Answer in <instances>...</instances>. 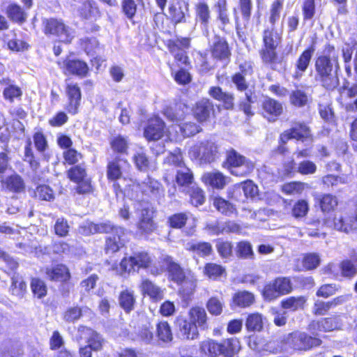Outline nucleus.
Segmentation results:
<instances>
[{"instance_id": "obj_1", "label": "nucleus", "mask_w": 357, "mask_h": 357, "mask_svg": "<svg viewBox=\"0 0 357 357\" xmlns=\"http://www.w3.org/2000/svg\"><path fill=\"white\" fill-rule=\"evenodd\" d=\"M315 80L327 90H333L340 84V66L339 54L334 46H325L323 54L319 56L314 63Z\"/></svg>"}, {"instance_id": "obj_2", "label": "nucleus", "mask_w": 357, "mask_h": 357, "mask_svg": "<svg viewBox=\"0 0 357 357\" xmlns=\"http://www.w3.org/2000/svg\"><path fill=\"white\" fill-rule=\"evenodd\" d=\"M167 268L170 279L181 286L180 291L184 296H189L193 294L197 287V280L190 273H186L181 266L167 257L165 259Z\"/></svg>"}, {"instance_id": "obj_3", "label": "nucleus", "mask_w": 357, "mask_h": 357, "mask_svg": "<svg viewBox=\"0 0 357 357\" xmlns=\"http://www.w3.org/2000/svg\"><path fill=\"white\" fill-rule=\"evenodd\" d=\"M43 25L45 35L56 36L61 42L70 43L75 36L73 29L66 25L61 19L44 18Z\"/></svg>"}, {"instance_id": "obj_4", "label": "nucleus", "mask_w": 357, "mask_h": 357, "mask_svg": "<svg viewBox=\"0 0 357 357\" xmlns=\"http://www.w3.org/2000/svg\"><path fill=\"white\" fill-rule=\"evenodd\" d=\"M189 155L200 164L211 163L219 157V147L211 140H204L192 146Z\"/></svg>"}, {"instance_id": "obj_5", "label": "nucleus", "mask_w": 357, "mask_h": 357, "mask_svg": "<svg viewBox=\"0 0 357 357\" xmlns=\"http://www.w3.org/2000/svg\"><path fill=\"white\" fill-rule=\"evenodd\" d=\"M291 139L312 142V137L310 128L305 123H297L290 129L284 131L280 137L281 144L278 147V153L284 154L287 152L288 149L285 144Z\"/></svg>"}, {"instance_id": "obj_6", "label": "nucleus", "mask_w": 357, "mask_h": 357, "mask_svg": "<svg viewBox=\"0 0 357 357\" xmlns=\"http://www.w3.org/2000/svg\"><path fill=\"white\" fill-rule=\"evenodd\" d=\"M292 289V283L289 278L278 277L265 285L263 296L267 301H273L290 293Z\"/></svg>"}, {"instance_id": "obj_7", "label": "nucleus", "mask_w": 357, "mask_h": 357, "mask_svg": "<svg viewBox=\"0 0 357 357\" xmlns=\"http://www.w3.org/2000/svg\"><path fill=\"white\" fill-rule=\"evenodd\" d=\"M227 161L231 167V174L236 176H247L253 171L255 167V165L252 161L234 150H231L228 153Z\"/></svg>"}, {"instance_id": "obj_8", "label": "nucleus", "mask_w": 357, "mask_h": 357, "mask_svg": "<svg viewBox=\"0 0 357 357\" xmlns=\"http://www.w3.org/2000/svg\"><path fill=\"white\" fill-rule=\"evenodd\" d=\"M152 262L151 257L149 255L144 251L136 252L133 255L130 256L128 259L123 258L120 263V274L123 275L124 273H130L131 271H135L142 268H145L150 266Z\"/></svg>"}, {"instance_id": "obj_9", "label": "nucleus", "mask_w": 357, "mask_h": 357, "mask_svg": "<svg viewBox=\"0 0 357 357\" xmlns=\"http://www.w3.org/2000/svg\"><path fill=\"white\" fill-rule=\"evenodd\" d=\"M287 341L294 349L297 350L310 349L313 347L319 346L321 343V340L298 331L291 333Z\"/></svg>"}, {"instance_id": "obj_10", "label": "nucleus", "mask_w": 357, "mask_h": 357, "mask_svg": "<svg viewBox=\"0 0 357 357\" xmlns=\"http://www.w3.org/2000/svg\"><path fill=\"white\" fill-rule=\"evenodd\" d=\"M178 336L183 340H195L198 337L197 326L185 318L178 317L175 321Z\"/></svg>"}, {"instance_id": "obj_11", "label": "nucleus", "mask_w": 357, "mask_h": 357, "mask_svg": "<svg viewBox=\"0 0 357 357\" xmlns=\"http://www.w3.org/2000/svg\"><path fill=\"white\" fill-rule=\"evenodd\" d=\"M165 128L164 121L160 118L155 116L149 120L144 135L149 141H156L163 137Z\"/></svg>"}, {"instance_id": "obj_12", "label": "nucleus", "mask_w": 357, "mask_h": 357, "mask_svg": "<svg viewBox=\"0 0 357 357\" xmlns=\"http://www.w3.org/2000/svg\"><path fill=\"white\" fill-rule=\"evenodd\" d=\"M211 55L213 58L227 63L231 55V50L226 40L215 36L211 46Z\"/></svg>"}, {"instance_id": "obj_13", "label": "nucleus", "mask_w": 357, "mask_h": 357, "mask_svg": "<svg viewBox=\"0 0 357 357\" xmlns=\"http://www.w3.org/2000/svg\"><path fill=\"white\" fill-rule=\"evenodd\" d=\"M126 233L123 227L116 228L115 232L105 241V250L107 254L119 251L126 243Z\"/></svg>"}, {"instance_id": "obj_14", "label": "nucleus", "mask_w": 357, "mask_h": 357, "mask_svg": "<svg viewBox=\"0 0 357 357\" xmlns=\"http://www.w3.org/2000/svg\"><path fill=\"white\" fill-rule=\"evenodd\" d=\"M78 333L80 338L86 340L87 345L93 351H99L102 349L103 339L97 332L86 326H80L78 328Z\"/></svg>"}, {"instance_id": "obj_15", "label": "nucleus", "mask_w": 357, "mask_h": 357, "mask_svg": "<svg viewBox=\"0 0 357 357\" xmlns=\"http://www.w3.org/2000/svg\"><path fill=\"white\" fill-rule=\"evenodd\" d=\"M81 17L86 20H96L102 16L100 7L94 0H85L78 8Z\"/></svg>"}, {"instance_id": "obj_16", "label": "nucleus", "mask_w": 357, "mask_h": 357, "mask_svg": "<svg viewBox=\"0 0 357 357\" xmlns=\"http://www.w3.org/2000/svg\"><path fill=\"white\" fill-rule=\"evenodd\" d=\"M188 13V3L183 0L174 2L169 8V17L175 24L185 22Z\"/></svg>"}, {"instance_id": "obj_17", "label": "nucleus", "mask_w": 357, "mask_h": 357, "mask_svg": "<svg viewBox=\"0 0 357 357\" xmlns=\"http://www.w3.org/2000/svg\"><path fill=\"white\" fill-rule=\"evenodd\" d=\"M66 91L68 99V110L70 113L75 114L81 101V89L77 84H68Z\"/></svg>"}, {"instance_id": "obj_18", "label": "nucleus", "mask_w": 357, "mask_h": 357, "mask_svg": "<svg viewBox=\"0 0 357 357\" xmlns=\"http://www.w3.org/2000/svg\"><path fill=\"white\" fill-rule=\"evenodd\" d=\"M342 321L339 315H333L324 318L321 321H312L310 324V329H317L320 331H331L338 329L342 326Z\"/></svg>"}, {"instance_id": "obj_19", "label": "nucleus", "mask_w": 357, "mask_h": 357, "mask_svg": "<svg viewBox=\"0 0 357 357\" xmlns=\"http://www.w3.org/2000/svg\"><path fill=\"white\" fill-rule=\"evenodd\" d=\"M213 110V103L208 99H202L197 102L193 114L198 121L204 122L209 118Z\"/></svg>"}, {"instance_id": "obj_20", "label": "nucleus", "mask_w": 357, "mask_h": 357, "mask_svg": "<svg viewBox=\"0 0 357 357\" xmlns=\"http://www.w3.org/2000/svg\"><path fill=\"white\" fill-rule=\"evenodd\" d=\"M63 66L69 74L81 77H86L89 72L87 64L78 59H66L63 61Z\"/></svg>"}, {"instance_id": "obj_21", "label": "nucleus", "mask_w": 357, "mask_h": 357, "mask_svg": "<svg viewBox=\"0 0 357 357\" xmlns=\"http://www.w3.org/2000/svg\"><path fill=\"white\" fill-rule=\"evenodd\" d=\"M188 112L187 106L182 102H178L164 109V115L171 121L178 122L184 119Z\"/></svg>"}, {"instance_id": "obj_22", "label": "nucleus", "mask_w": 357, "mask_h": 357, "mask_svg": "<svg viewBox=\"0 0 357 357\" xmlns=\"http://www.w3.org/2000/svg\"><path fill=\"white\" fill-rule=\"evenodd\" d=\"M137 228L142 233L146 234H150L155 229L152 209L145 208L142 210Z\"/></svg>"}, {"instance_id": "obj_23", "label": "nucleus", "mask_w": 357, "mask_h": 357, "mask_svg": "<svg viewBox=\"0 0 357 357\" xmlns=\"http://www.w3.org/2000/svg\"><path fill=\"white\" fill-rule=\"evenodd\" d=\"M3 187L14 192H21L25 188V184L20 176L16 174H11L6 177H0Z\"/></svg>"}, {"instance_id": "obj_24", "label": "nucleus", "mask_w": 357, "mask_h": 357, "mask_svg": "<svg viewBox=\"0 0 357 357\" xmlns=\"http://www.w3.org/2000/svg\"><path fill=\"white\" fill-rule=\"evenodd\" d=\"M190 321L195 324L197 328H200L202 330H206L208 327L207 314L204 308L201 307H193L188 312Z\"/></svg>"}, {"instance_id": "obj_25", "label": "nucleus", "mask_w": 357, "mask_h": 357, "mask_svg": "<svg viewBox=\"0 0 357 357\" xmlns=\"http://www.w3.org/2000/svg\"><path fill=\"white\" fill-rule=\"evenodd\" d=\"M314 49L311 47L305 50L296 61L295 77H300L307 69L312 59Z\"/></svg>"}, {"instance_id": "obj_26", "label": "nucleus", "mask_w": 357, "mask_h": 357, "mask_svg": "<svg viewBox=\"0 0 357 357\" xmlns=\"http://www.w3.org/2000/svg\"><path fill=\"white\" fill-rule=\"evenodd\" d=\"M140 289L144 294H147L155 301H160L164 297V292L161 288L148 279L142 280Z\"/></svg>"}, {"instance_id": "obj_27", "label": "nucleus", "mask_w": 357, "mask_h": 357, "mask_svg": "<svg viewBox=\"0 0 357 357\" xmlns=\"http://www.w3.org/2000/svg\"><path fill=\"white\" fill-rule=\"evenodd\" d=\"M45 273L52 281H66L69 279L70 273L66 266L59 264L54 267L47 268Z\"/></svg>"}, {"instance_id": "obj_28", "label": "nucleus", "mask_w": 357, "mask_h": 357, "mask_svg": "<svg viewBox=\"0 0 357 357\" xmlns=\"http://www.w3.org/2000/svg\"><path fill=\"white\" fill-rule=\"evenodd\" d=\"M135 167L140 172H146L151 167V161L143 149L136 151L132 156Z\"/></svg>"}, {"instance_id": "obj_29", "label": "nucleus", "mask_w": 357, "mask_h": 357, "mask_svg": "<svg viewBox=\"0 0 357 357\" xmlns=\"http://www.w3.org/2000/svg\"><path fill=\"white\" fill-rule=\"evenodd\" d=\"M126 162V160L116 157L108 162L107 166V177L110 181H116L122 176L121 163Z\"/></svg>"}, {"instance_id": "obj_30", "label": "nucleus", "mask_w": 357, "mask_h": 357, "mask_svg": "<svg viewBox=\"0 0 357 357\" xmlns=\"http://www.w3.org/2000/svg\"><path fill=\"white\" fill-rule=\"evenodd\" d=\"M202 181L207 185L218 189L226 185V177L220 172H208L202 176Z\"/></svg>"}, {"instance_id": "obj_31", "label": "nucleus", "mask_w": 357, "mask_h": 357, "mask_svg": "<svg viewBox=\"0 0 357 357\" xmlns=\"http://www.w3.org/2000/svg\"><path fill=\"white\" fill-rule=\"evenodd\" d=\"M186 249L199 257L209 256L213 252V248L208 242H190L186 244Z\"/></svg>"}, {"instance_id": "obj_32", "label": "nucleus", "mask_w": 357, "mask_h": 357, "mask_svg": "<svg viewBox=\"0 0 357 357\" xmlns=\"http://www.w3.org/2000/svg\"><path fill=\"white\" fill-rule=\"evenodd\" d=\"M262 107L264 115L271 116V117L268 116L269 119L280 116L283 110L282 104L272 98L266 99L262 104Z\"/></svg>"}, {"instance_id": "obj_33", "label": "nucleus", "mask_w": 357, "mask_h": 357, "mask_svg": "<svg viewBox=\"0 0 357 357\" xmlns=\"http://www.w3.org/2000/svg\"><path fill=\"white\" fill-rule=\"evenodd\" d=\"M220 354L225 357H233L239 350V342L236 338H229L223 340L220 344Z\"/></svg>"}, {"instance_id": "obj_34", "label": "nucleus", "mask_w": 357, "mask_h": 357, "mask_svg": "<svg viewBox=\"0 0 357 357\" xmlns=\"http://www.w3.org/2000/svg\"><path fill=\"white\" fill-rule=\"evenodd\" d=\"M281 37L275 30V27L266 29L263 32V47H278Z\"/></svg>"}, {"instance_id": "obj_35", "label": "nucleus", "mask_w": 357, "mask_h": 357, "mask_svg": "<svg viewBox=\"0 0 357 357\" xmlns=\"http://www.w3.org/2000/svg\"><path fill=\"white\" fill-rule=\"evenodd\" d=\"M324 224L329 227H333L335 229L347 234L356 229L354 223H348V222H346L341 216H335L333 221L325 220Z\"/></svg>"}, {"instance_id": "obj_36", "label": "nucleus", "mask_w": 357, "mask_h": 357, "mask_svg": "<svg viewBox=\"0 0 357 357\" xmlns=\"http://www.w3.org/2000/svg\"><path fill=\"white\" fill-rule=\"evenodd\" d=\"M156 335L162 342L169 343L172 341L173 334L167 321H161L156 324Z\"/></svg>"}, {"instance_id": "obj_37", "label": "nucleus", "mask_w": 357, "mask_h": 357, "mask_svg": "<svg viewBox=\"0 0 357 357\" xmlns=\"http://www.w3.org/2000/svg\"><path fill=\"white\" fill-rule=\"evenodd\" d=\"M26 290V284L23 278L18 274H14L11 278L10 291L17 297L22 298Z\"/></svg>"}, {"instance_id": "obj_38", "label": "nucleus", "mask_w": 357, "mask_h": 357, "mask_svg": "<svg viewBox=\"0 0 357 357\" xmlns=\"http://www.w3.org/2000/svg\"><path fill=\"white\" fill-rule=\"evenodd\" d=\"M276 49V47H262L259 54L263 63L272 66L277 63L278 55Z\"/></svg>"}, {"instance_id": "obj_39", "label": "nucleus", "mask_w": 357, "mask_h": 357, "mask_svg": "<svg viewBox=\"0 0 357 357\" xmlns=\"http://www.w3.org/2000/svg\"><path fill=\"white\" fill-rule=\"evenodd\" d=\"M200 351L205 355L216 357L220 354V344L213 340H206L201 342Z\"/></svg>"}, {"instance_id": "obj_40", "label": "nucleus", "mask_w": 357, "mask_h": 357, "mask_svg": "<svg viewBox=\"0 0 357 357\" xmlns=\"http://www.w3.org/2000/svg\"><path fill=\"white\" fill-rule=\"evenodd\" d=\"M236 253L238 257L244 259H253L255 257L252 245L246 241H242L237 243Z\"/></svg>"}, {"instance_id": "obj_41", "label": "nucleus", "mask_w": 357, "mask_h": 357, "mask_svg": "<svg viewBox=\"0 0 357 357\" xmlns=\"http://www.w3.org/2000/svg\"><path fill=\"white\" fill-rule=\"evenodd\" d=\"M233 301L236 305L245 307L254 303L255 296L253 294L247 291H238L233 296Z\"/></svg>"}, {"instance_id": "obj_42", "label": "nucleus", "mask_w": 357, "mask_h": 357, "mask_svg": "<svg viewBox=\"0 0 357 357\" xmlns=\"http://www.w3.org/2000/svg\"><path fill=\"white\" fill-rule=\"evenodd\" d=\"M306 299L304 296H291L282 301L281 302V306L284 309L296 311L298 309L303 308Z\"/></svg>"}, {"instance_id": "obj_43", "label": "nucleus", "mask_w": 357, "mask_h": 357, "mask_svg": "<svg viewBox=\"0 0 357 357\" xmlns=\"http://www.w3.org/2000/svg\"><path fill=\"white\" fill-rule=\"evenodd\" d=\"M213 205L218 212L225 215H230L236 211L232 204L221 197H215Z\"/></svg>"}, {"instance_id": "obj_44", "label": "nucleus", "mask_w": 357, "mask_h": 357, "mask_svg": "<svg viewBox=\"0 0 357 357\" xmlns=\"http://www.w3.org/2000/svg\"><path fill=\"white\" fill-rule=\"evenodd\" d=\"M189 213H177L170 215L167 219L169 227L174 229L183 228L189 219Z\"/></svg>"}, {"instance_id": "obj_45", "label": "nucleus", "mask_w": 357, "mask_h": 357, "mask_svg": "<svg viewBox=\"0 0 357 357\" xmlns=\"http://www.w3.org/2000/svg\"><path fill=\"white\" fill-rule=\"evenodd\" d=\"M120 306L126 312H130L134 308L135 300L133 294L128 290L123 291L119 297Z\"/></svg>"}, {"instance_id": "obj_46", "label": "nucleus", "mask_w": 357, "mask_h": 357, "mask_svg": "<svg viewBox=\"0 0 357 357\" xmlns=\"http://www.w3.org/2000/svg\"><path fill=\"white\" fill-rule=\"evenodd\" d=\"M351 181V177L349 174H342L341 176H335L328 174L323 177L322 182L327 186H335L338 184H347Z\"/></svg>"}, {"instance_id": "obj_47", "label": "nucleus", "mask_w": 357, "mask_h": 357, "mask_svg": "<svg viewBox=\"0 0 357 357\" xmlns=\"http://www.w3.org/2000/svg\"><path fill=\"white\" fill-rule=\"evenodd\" d=\"M145 184V191L149 192L151 197L155 199H159L164 196V190L162 186L158 181L149 178Z\"/></svg>"}, {"instance_id": "obj_48", "label": "nucleus", "mask_w": 357, "mask_h": 357, "mask_svg": "<svg viewBox=\"0 0 357 357\" xmlns=\"http://www.w3.org/2000/svg\"><path fill=\"white\" fill-rule=\"evenodd\" d=\"M193 175L187 167H181L177 170L176 182L181 186H188L192 183Z\"/></svg>"}, {"instance_id": "obj_49", "label": "nucleus", "mask_w": 357, "mask_h": 357, "mask_svg": "<svg viewBox=\"0 0 357 357\" xmlns=\"http://www.w3.org/2000/svg\"><path fill=\"white\" fill-rule=\"evenodd\" d=\"M308 100V96L301 89L294 90L290 95V102L296 107H304L307 104Z\"/></svg>"}, {"instance_id": "obj_50", "label": "nucleus", "mask_w": 357, "mask_h": 357, "mask_svg": "<svg viewBox=\"0 0 357 357\" xmlns=\"http://www.w3.org/2000/svg\"><path fill=\"white\" fill-rule=\"evenodd\" d=\"M320 207L324 212H329L337 206V199L335 196L326 194L319 200Z\"/></svg>"}, {"instance_id": "obj_51", "label": "nucleus", "mask_w": 357, "mask_h": 357, "mask_svg": "<svg viewBox=\"0 0 357 357\" xmlns=\"http://www.w3.org/2000/svg\"><path fill=\"white\" fill-rule=\"evenodd\" d=\"M245 326L249 331H259L263 327L261 316L259 314H251L246 320Z\"/></svg>"}, {"instance_id": "obj_52", "label": "nucleus", "mask_w": 357, "mask_h": 357, "mask_svg": "<svg viewBox=\"0 0 357 357\" xmlns=\"http://www.w3.org/2000/svg\"><path fill=\"white\" fill-rule=\"evenodd\" d=\"M283 7L282 0H275L271 6L270 16L268 18L271 27H275V24L280 17V13Z\"/></svg>"}, {"instance_id": "obj_53", "label": "nucleus", "mask_w": 357, "mask_h": 357, "mask_svg": "<svg viewBox=\"0 0 357 357\" xmlns=\"http://www.w3.org/2000/svg\"><path fill=\"white\" fill-rule=\"evenodd\" d=\"M220 256L224 259H229L233 254V245L228 241H218L215 245Z\"/></svg>"}, {"instance_id": "obj_54", "label": "nucleus", "mask_w": 357, "mask_h": 357, "mask_svg": "<svg viewBox=\"0 0 357 357\" xmlns=\"http://www.w3.org/2000/svg\"><path fill=\"white\" fill-rule=\"evenodd\" d=\"M8 16L13 21L22 23L26 20V14L17 5L12 4L8 7Z\"/></svg>"}, {"instance_id": "obj_55", "label": "nucleus", "mask_w": 357, "mask_h": 357, "mask_svg": "<svg viewBox=\"0 0 357 357\" xmlns=\"http://www.w3.org/2000/svg\"><path fill=\"white\" fill-rule=\"evenodd\" d=\"M168 47L176 61L182 64H187L188 57L183 49L180 48L178 45L176 43H169Z\"/></svg>"}, {"instance_id": "obj_56", "label": "nucleus", "mask_w": 357, "mask_h": 357, "mask_svg": "<svg viewBox=\"0 0 357 357\" xmlns=\"http://www.w3.org/2000/svg\"><path fill=\"white\" fill-rule=\"evenodd\" d=\"M68 177L73 182H79L86 176V169L81 165H75L70 168L68 172Z\"/></svg>"}, {"instance_id": "obj_57", "label": "nucleus", "mask_w": 357, "mask_h": 357, "mask_svg": "<svg viewBox=\"0 0 357 357\" xmlns=\"http://www.w3.org/2000/svg\"><path fill=\"white\" fill-rule=\"evenodd\" d=\"M34 193L36 197L40 200L51 202L54 199V194L52 189L46 185H41L38 186Z\"/></svg>"}, {"instance_id": "obj_58", "label": "nucleus", "mask_w": 357, "mask_h": 357, "mask_svg": "<svg viewBox=\"0 0 357 357\" xmlns=\"http://www.w3.org/2000/svg\"><path fill=\"white\" fill-rule=\"evenodd\" d=\"M341 275L347 278H351L357 274V267L348 259L343 260L340 264Z\"/></svg>"}, {"instance_id": "obj_59", "label": "nucleus", "mask_w": 357, "mask_h": 357, "mask_svg": "<svg viewBox=\"0 0 357 357\" xmlns=\"http://www.w3.org/2000/svg\"><path fill=\"white\" fill-rule=\"evenodd\" d=\"M179 129L185 137H190L193 136L202 130V128L199 126L192 122H188L180 124Z\"/></svg>"}, {"instance_id": "obj_60", "label": "nucleus", "mask_w": 357, "mask_h": 357, "mask_svg": "<svg viewBox=\"0 0 357 357\" xmlns=\"http://www.w3.org/2000/svg\"><path fill=\"white\" fill-rule=\"evenodd\" d=\"M31 287L34 295L39 298L44 297L47 294V287L45 282L38 278L32 279Z\"/></svg>"}, {"instance_id": "obj_61", "label": "nucleus", "mask_w": 357, "mask_h": 357, "mask_svg": "<svg viewBox=\"0 0 357 357\" xmlns=\"http://www.w3.org/2000/svg\"><path fill=\"white\" fill-rule=\"evenodd\" d=\"M308 210L307 202L305 200H298L293 206L291 215L296 218H303L306 215Z\"/></svg>"}, {"instance_id": "obj_62", "label": "nucleus", "mask_w": 357, "mask_h": 357, "mask_svg": "<svg viewBox=\"0 0 357 357\" xmlns=\"http://www.w3.org/2000/svg\"><path fill=\"white\" fill-rule=\"evenodd\" d=\"M121 10L128 19L132 20L137 12V4L134 0H121Z\"/></svg>"}, {"instance_id": "obj_63", "label": "nucleus", "mask_w": 357, "mask_h": 357, "mask_svg": "<svg viewBox=\"0 0 357 357\" xmlns=\"http://www.w3.org/2000/svg\"><path fill=\"white\" fill-rule=\"evenodd\" d=\"M206 307L211 314L218 316L222 312L223 302L216 297H212L208 301Z\"/></svg>"}, {"instance_id": "obj_64", "label": "nucleus", "mask_w": 357, "mask_h": 357, "mask_svg": "<svg viewBox=\"0 0 357 357\" xmlns=\"http://www.w3.org/2000/svg\"><path fill=\"white\" fill-rule=\"evenodd\" d=\"M320 264L319 255L317 253H309L303 259V267L307 270L316 268Z\"/></svg>"}]
</instances>
